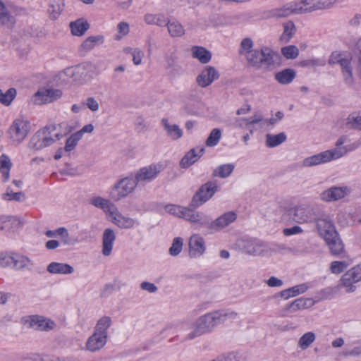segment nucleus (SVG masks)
<instances>
[{"instance_id":"nucleus-14","label":"nucleus","mask_w":361,"mask_h":361,"mask_svg":"<svg viewBox=\"0 0 361 361\" xmlns=\"http://www.w3.org/2000/svg\"><path fill=\"white\" fill-rule=\"evenodd\" d=\"M62 96V92L58 89L47 88L38 90L34 95V103L41 105L53 102Z\"/></svg>"},{"instance_id":"nucleus-18","label":"nucleus","mask_w":361,"mask_h":361,"mask_svg":"<svg viewBox=\"0 0 361 361\" xmlns=\"http://www.w3.org/2000/svg\"><path fill=\"white\" fill-rule=\"evenodd\" d=\"M293 14H303L300 1L288 3L271 11L272 16L276 18H286Z\"/></svg>"},{"instance_id":"nucleus-39","label":"nucleus","mask_w":361,"mask_h":361,"mask_svg":"<svg viewBox=\"0 0 361 361\" xmlns=\"http://www.w3.org/2000/svg\"><path fill=\"white\" fill-rule=\"evenodd\" d=\"M300 4L303 13L324 9L322 0H301Z\"/></svg>"},{"instance_id":"nucleus-20","label":"nucleus","mask_w":361,"mask_h":361,"mask_svg":"<svg viewBox=\"0 0 361 361\" xmlns=\"http://www.w3.org/2000/svg\"><path fill=\"white\" fill-rule=\"evenodd\" d=\"M314 304L312 298H299L287 305L284 309L285 316H291L298 311L303 310L312 307Z\"/></svg>"},{"instance_id":"nucleus-15","label":"nucleus","mask_w":361,"mask_h":361,"mask_svg":"<svg viewBox=\"0 0 361 361\" xmlns=\"http://www.w3.org/2000/svg\"><path fill=\"white\" fill-rule=\"evenodd\" d=\"M219 71L213 66H205L196 78L197 84L202 88L209 86L214 81L219 79Z\"/></svg>"},{"instance_id":"nucleus-50","label":"nucleus","mask_w":361,"mask_h":361,"mask_svg":"<svg viewBox=\"0 0 361 361\" xmlns=\"http://www.w3.org/2000/svg\"><path fill=\"white\" fill-rule=\"evenodd\" d=\"M234 169V166L232 164H223L218 166L213 172L214 176L221 178H227L229 176Z\"/></svg>"},{"instance_id":"nucleus-23","label":"nucleus","mask_w":361,"mask_h":361,"mask_svg":"<svg viewBox=\"0 0 361 361\" xmlns=\"http://www.w3.org/2000/svg\"><path fill=\"white\" fill-rule=\"evenodd\" d=\"M237 214L234 212H228L218 217L214 221L210 219L209 228L212 230H220L235 221Z\"/></svg>"},{"instance_id":"nucleus-47","label":"nucleus","mask_w":361,"mask_h":361,"mask_svg":"<svg viewBox=\"0 0 361 361\" xmlns=\"http://www.w3.org/2000/svg\"><path fill=\"white\" fill-rule=\"evenodd\" d=\"M63 4L62 0H50L48 12L51 18H56L63 10Z\"/></svg>"},{"instance_id":"nucleus-7","label":"nucleus","mask_w":361,"mask_h":361,"mask_svg":"<svg viewBox=\"0 0 361 361\" xmlns=\"http://www.w3.org/2000/svg\"><path fill=\"white\" fill-rule=\"evenodd\" d=\"M219 186L215 181H208L202 185L193 195L190 206L198 208L208 200L218 191Z\"/></svg>"},{"instance_id":"nucleus-5","label":"nucleus","mask_w":361,"mask_h":361,"mask_svg":"<svg viewBox=\"0 0 361 361\" xmlns=\"http://www.w3.org/2000/svg\"><path fill=\"white\" fill-rule=\"evenodd\" d=\"M61 137V134L56 131L54 126H48L37 130L32 135L29 142V147L35 150H41L52 145Z\"/></svg>"},{"instance_id":"nucleus-35","label":"nucleus","mask_w":361,"mask_h":361,"mask_svg":"<svg viewBox=\"0 0 361 361\" xmlns=\"http://www.w3.org/2000/svg\"><path fill=\"white\" fill-rule=\"evenodd\" d=\"M191 51L192 57L198 59L202 63H207L211 60V53L202 47H193Z\"/></svg>"},{"instance_id":"nucleus-51","label":"nucleus","mask_w":361,"mask_h":361,"mask_svg":"<svg viewBox=\"0 0 361 361\" xmlns=\"http://www.w3.org/2000/svg\"><path fill=\"white\" fill-rule=\"evenodd\" d=\"M166 68L172 75H179L183 73L181 66L178 63L176 57L170 56L166 60Z\"/></svg>"},{"instance_id":"nucleus-52","label":"nucleus","mask_w":361,"mask_h":361,"mask_svg":"<svg viewBox=\"0 0 361 361\" xmlns=\"http://www.w3.org/2000/svg\"><path fill=\"white\" fill-rule=\"evenodd\" d=\"M16 95V90L14 88H10L5 92L0 90V103L5 106H8L14 99Z\"/></svg>"},{"instance_id":"nucleus-26","label":"nucleus","mask_w":361,"mask_h":361,"mask_svg":"<svg viewBox=\"0 0 361 361\" xmlns=\"http://www.w3.org/2000/svg\"><path fill=\"white\" fill-rule=\"evenodd\" d=\"M107 338L95 332L90 336L86 342L85 348L90 352H96L102 349L106 343Z\"/></svg>"},{"instance_id":"nucleus-56","label":"nucleus","mask_w":361,"mask_h":361,"mask_svg":"<svg viewBox=\"0 0 361 361\" xmlns=\"http://www.w3.org/2000/svg\"><path fill=\"white\" fill-rule=\"evenodd\" d=\"M221 137V132L219 128H214L207 139L206 140V145L208 147H214L219 142Z\"/></svg>"},{"instance_id":"nucleus-60","label":"nucleus","mask_w":361,"mask_h":361,"mask_svg":"<svg viewBox=\"0 0 361 361\" xmlns=\"http://www.w3.org/2000/svg\"><path fill=\"white\" fill-rule=\"evenodd\" d=\"M348 266L345 261H334L330 264V271L332 274H339Z\"/></svg>"},{"instance_id":"nucleus-42","label":"nucleus","mask_w":361,"mask_h":361,"mask_svg":"<svg viewBox=\"0 0 361 361\" xmlns=\"http://www.w3.org/2000/svg\"><path fill=\"white\" fill-rule=\"evenodd\" d=\"M283 32L281 36V40L287 43L293 37L296 32L295 24L293 21H287L283 24Z\"/></svg>"},{"instance_id":"nucleus-34","label":"nucleus","mask_w":361,"mask_h":361,"mask_svg":"<svg viewBox=\"0 0 361 361\" xmlns=\"http://www.w3.org/2000/svg\"><path fill=\"white\" fill-rule=\"evenodd\" d=\"M103 42V37L100 35L87 37L80 45V51L85 54L91 51L97 44Z\"/></svg>"},{"instance_id":"nucleus-22","label":"nucleus","mask_w":361,"mask_h":361,"mask_svg":"<svg viewBox=\"0 0 361 361\" xmlns=\"http://www.w3.org/2000/svg\"><path fill=\"white\" fill-rule=\"evenodd\" d=\"M206 247L203 238L195 234L190 238L189 255L191 257H199L205 252Z\"/></svg>"},{"instance_id":"nucleus-40","label":"nucleus","mask_w":361,"mask_h":361,"mask_svg":"<svg viewBox=\"0 0 361 361\" xmlns=\"http://www.w3.org/2000/svg\"><path fill=\"white\" fill-rule=\"evenodd\" d=\"M12 163L9 157L5 154L0 156V173L3 176V181L6 182L9 179L10 170Z\"/></svg>"},{"instance_id":"nucleus-2","label":"nucleus","mask_w":361,"mask_h":361,"mask_svg":"<svg viewBox=\"0 0 361 361\" xmlns=\"http://www.w3.org/2000/svg\"><path fill=\"white\" fill-rule=\"evenodd\" d=\"M252 41L249 38L243 39L240 53L244 55L247 61L253 66L274 68L279 64L280 56L271 48L264 47L261 49H252Z\"/></svg>"},{"instance_id":"nucleus-10","label":"nucleus","mask_w":361,"mask_h":361,"mask_svg":"<svg viewBox=\"0 0 361 361\" xmlns=\"http://www.w3.org/2000/svg\"><path fill=\"white\" fill-rule=\"evenodd\" d=\"M163 170L164 167L162 164H152L140 168L136 171L134 177L138 185H144L156 179Z\"/></svg>"},{"instance_id":"nucleus-8","label":"nucleus","mask_w":361,"mask_h":361,"mask_svg":"<svg viewBox=\"0 0 361 361\" xmlns=\"http://www.w3.org/2000/svg\"><path fill=\"white\" fill-rule=\"evenodd\" d=\"M30 127L27 120L22 118L15 119L8 130L10 139L13 142L20 144L27 136Z\"/></svg>"},{"instance_id":"nucleus-45","label":"nucleus","mask_w":361,"mask_h":361,"mask_svg":"<svg viewBox=\"0 0 361 361\" xmlns=\"http://www.w3.org/2000/svg\"><path fill=\"white\" fill-rule=\"evenodd\" d=\"M1 199L5 201L23 202L25 195L23 192H13L11 187H8L6 191L1 194Z\"/></svg>"},{"instance_id":"nucleus-19","label":"nucleus","mask_w":361,"mask_h":361,"mask_svg":"<svg viewBox=\"0 0 361 361\" xmlns=\"http://www.w3.org/2000/svg\"><path fill=\"white\" fill-rule=\"evenodd\" d=\"M23 226V222L16 216H0V230L10 235L16 233Z\"/></svg>"},{"instance_id":"nucleus-1","label":"nucleus","mask_w":361,"mask_h":361,"mask_svg":"<svg viewBox=\"0 0 361 361\" xmlns=\"http://www.w3.org/2000/svg\"><path fill=\"white\" fill-rule=\"evenodd\" d=\"M238 318V314L234 311L217 310L207 313L198 317L190 326V332L187 338L192 340L207 333L211 332L216 326L227 321H233Z\"/></svg>"},{"instance_id":"nucleus-44","label":"nucleus","mask_w":361,"mask_h":361,"mask_svg":"<svg viewBox=\"0 0 361 361\" xmlns=\"http://www.w3.org/2000/svg\"><path fill=\"white\" fill-rule=\"evenodd\" d=\"M167 27L169 33L173 37H179L185 34L183 25L177 20L168 21Z\"/></svg>"},{"instance_id":"nucleus-38","label":"nucleus","mask_w":361,"mask_h":361,"mask_svg":"<svg viewBox=\"0 0 361 361\" xmlns=\"http://www.w3.org/2000/svg\"><path fill=\"white\" fill-rule=\"evenodd\" d=\"M70 27L73 35L81 36L88 30L89 24L83 19H78L74 22H71Z\"/></svg>"},{"instance_id":"nucleus-6","label":"nucleus","mask_w":361,"mask_h":361,"mask_svg":"<svg viewBox=\"0 0 361 361\" xmlns=\"http://www.w3.org/2000/svg\"><path fill=\"white\" fill-rule=\"evenodd\" d=\"M352 61L353 56L348 51H334L329 59V64L340 66L345 82L348 85H352L354 80Z\"/></svg>"},{"instance_id":"nucleus-30","label":"nucleus","mask_w":361,"mask_h":361,"mask_svg":"<svg viewBox=\"0 0 361 361\" xmlns=\"http://www.w3.org/2000/svg\"><path fill=\"white\" fill-rule=\"evenodd\" d=\"M12 264L17 270H31L33 262L27 256L13 253Z\"/></svg>"},{"instance_id":"nucleus-48","label":"nucleus","mask_w":361,"mask_h":361,"mask_svg":"<svg viewBox=\"0 0 361 361\" xmlns=\"http://www.w3.org/2000/svg\"><path fill=\"white\" fill-rule=\"evenodd\" d=\"M316 339L315 334L309 331L304 334L299 339L298 345L302 350L308 348Z\"/></svg>"},{"instance_id":"nucleus-29","label":"nucleus","mask_w":361,"mask_h":361,"mask_svg":"<svg viewBox=\"0 0 361 361\" xmlns=\"http://www.w3.org/2000/svg\"><path fill=\"white\" fill-rule=\"evenodd\" d=\"M90 202L94 207L102 209L109 216L111 214V212H113L116 207L110 200L99 196L92 197Z\"/></svg>"},{"instance_id":"nucleus-57","label":"nucleus","mask_w":361,"mask_h":361,"mask_svg":"<svg viewBox=\"0 0 361 361\" xmlns=\"http://www.w3.org/2000/svg\"><path fill=\"white\" fill-rule=\"evenodd\" d=\"M200 103L195 100H190L185 104L183 110L188 115H196L198 113Z\"/></svg>"},{"instance_id":"nucleus-16","label":"nucleus","mask_w":361,"mask_h":361,"mask_svg":"<svg viewBox=\"0 0 361 361\" xmlns=\"http://www.w3.org/2000/svg\"><path fill=\"white\" fill-rule=\"evenodd\" d=\"M350 192V189L347 186H333L323 191L320 194V198L324 202H334L344 198L348 195Z\"/></svg>"},{"instance_id":"nucleus-9","label":"nucleus","mask_w":361,"mask_h":361,"mask_svg":"<svg viewBox=\"0 0 361 361\" xmlns=\"http://www.w3.org/2000/svg\"><path fill=\"white\" fill-rule=\"evenodd\" d=\"M139 185L135 177H126L119 180L111 192V197L115 201H119L132 193Z\"/></svg>"},{"instance_id":"nucleus-28","label":"nucleus","mask_w":361,"mask_h":361,"mask_svg":"<svg viewBox=\"0 0 361 361\" xmlns=\"http://www.w3.org/2000/svg\"><path fill=\"white\" fill-rule=\"evenodd\" d=\"M16 24V19L8 11L5 4L0 0V25L12 29Z\"/></svg>"},{"instance_id":"nucleus-53","label":"nucleus","mask_w":361,"mask_h":361,"mask_svg":"<svg viewBox=\"0 0 361 361\" xmlns=\"http://www.w3.org/2000/svg\"><path fill=\"white\" fill-rule=\"evenodd\" d=\"M166 212L174 215L179 218H184L185 212L187 209L185 207L169 204L164 207Z\"/></svg>"},{"instance_id":"nucleus-27","label":"nucleus","mask_w":361,"mask_h":361,"mask_svg":"<svg viewBox=\"0 0 361 361\" xmlns=\"http://www.w3.org/2000/svg\"><path fill=\"white\" fill-rule=\"evenodd\" d=\"M161 122L166 135L171 140H177L183 136V132L179 126L171 123L167 118H162Z\"/></svg>"},{"instance_id":"nucleus-46","label":"nucleus","mask_w":361,"mask_h":361,"mask_svg":"<svg viewBox=\"0 0 361 361\" xmlns=\"http://www.w3.org/2000/svg\"><path fill=\"white\" fill-rule=\"evenodd\" d=\"M286 140V135L283 133L277 135L267 134L266 135V145L269 147H276Z\"/></svg>"},{"instance_id":"nucleus-63","label":"nucleus","mask_w":361,"mask_h":361,"mask_svg":"<svg viewBox=\"0 0 361 361\" xmlns=\"http://www.w3.org/2000/svg\"><path fill=\"white\" fill-rule=\"evenodd\" d=\"M83 102L84 108L87 107L92 111H97L99 109L98 102L92 97H87Z\"/></svg>"},{"instance_id":"nucleus-24","label":"nucleus","mask_w":361,"mask_h":361,"mask_svg":"<svg viewBox=\"0 0 361 361\" xmlns=\"http://www.w3.org/2000/svg\"><path fill=\"white\" fill-rule=\"evenodd\" d=\"M116 233L111 228H106L102 234V253L104 256H109L114 247L116 240Z\"/></svg>"},{"instance_id":"nucleus-25","label":"nucleus","mask_w":361,"mask_h":361,"mask_svg":"<svg viewBox=\"0 0 361 361\" xmlns=\"http://www.w3.org/2000/svg\"><path fill=\"white\" fill-rule=\"evenodd\" d=\"M204 148L197 147L190 149L182 158L180 161V166L183 169H187L195 164L204 154Z\"/></svg>"},{"instance_id":"nucleus-37","label":"nucleus","mask_w":361,"mask_h":361,"mask_svg":"<svg viewBox=\"0 0 361 361\" xmlns=\"http://www.w3.org/2000/svg\"><path fill=\"white\" fill-rule=\"evenodd\" d=\"M295 77V72L293 69L287 68L275 75V79L282 85L290 83Z\"/></svg>"},{"instance_id":"nucleus-33","label":"nucleus","mask_w":361,"mask_h":361,"mask_svg":"<svg viewBox=\"0 0 361 361\" xmlns=\"http://www.w3.org/2000/svg\"><path fill=\"white\" fill-rule=\"evenodd\" d=\"M308 288L309 286L307 283H301L282 290L281 292V295L282 298L287 300L290 298L295 297L298 295L304 293L308 290Z\"/></svg>"},{"instance_id":"nucleus-58","label":"nucleus","mask_w":361,"mask_h":361,"mask_svg":"<svg viewBox=\"0 0 361 361\" xmlns=\"http://www.w3.org/2000/svg\"><path fill=\"white\" fill-rule=\"evenodd\" d=\"M282 54L288 59H295L299 54V49L296 46L289 45L281 49Z\"/></svg>"},{"instance_id":"nucleus-4","label":"nucleus","mask_w":361,"mask_h":361,"mask_svg":"<svg viewBox=\"0 0 361 361\" xmlns=\"http://www.w3.org/2000/svg\"><path fill=\"white\" fill-rule=\"evenodd\" d=\"M361 146V140H357L352 143L345 145L343 148L331 149L320 153L308 157L303 159L302 165L304 167H312L319 164L330 162L338 159L348 152H353Z\"/></svg>"},{"instance_id":"nucleus-36","label":"nucleus","mask_w":361,"mask_h":361,"mask_svg":"<svg viewBox=\"0 0 361 361\" xmlns=\"http://www.w3.org/2000/svg\"><path fill=\"white\" fill-rule=\"evenodd\" d=\"M31 324L36 326L37 329L42 331L52 329L55 326V323L42 317H35L32 319Z\"/></svg>"},{"instance_id":"nucleus-31","label":"nucleus","mask_w":361,"mask_h":361,"mask_svg":"<svg viewBox=\"0 0 361 361\" xmlns=\"http://www.w3.org/2000/svg\"><path fill=\"white\" fill-rule=\"evenodd\" d=\"M47 270L48 272L53 274H71L73 273L74 269L72 266L66 263L51 262L50 263Z\"/></svg>"},{"instance_id":"nucleus-62","label":"nucleus","mask_w":361,"mask_h":361,"mask_svg":"<svg viewBox=\"0 0 361 361\" xmlns=\"http://www.w3.org/2000/svg\"><path fill=\"white\" fill-rule=\"evenodd\" d=\"M13 252H0V267H7L12 265Z\"/></svg>"},{"instance_id":"nucleus-32","label":"nucleus","mask_w":361,"mask_h":361,"mask_svg":"<svg viewBox=\"0 0 361 361\" xmlns=\"http://www.w3.org/2000/svg\"><path fill=\"white\" fill-rule=\"evenodd\" d=\"M94 69V65L90 62H85L75 66V80L92 76Z\"/></svg>"},{"instance_id":"nucleus-41","label":"nucleus","mask_w":361,"mask_h":361,"mask_svg":"<svg viewBox=\"0 0 361 361\" xmlns=\"http://www.w3.org/2000/svg\"><path fill=\"white\" fill-rule=\"evenodd\" d=\"M123 52L132 56V60L134 65L138 66L142 63L145 53L141 49L127 47L123 49Z\"/></svg>"},{"instance_id":"nucleus-54","label":"nucleus","mask_w":361,"mask_h":361,"mask_svg":"<svg viewBox=\"0 0 361 361\" xmlns=\"http://www.w3.org/2000/svg\"><path fill=\"white\" fill-rule=\"evenodd\" d=\"M117 33L114 37L116 40H121L130 32V25L125 21L120 22L116 26Z\"/></svg>"},{"instance_id":"nucleus-3","label":"nucleus","mask_w":361,"mask_h":361,"mask_svg":"<svg viewBox=\"0 0 361 361\" xmlns=\"http://www.w3.org/2000/svg\"><path fill=\"white\" fill-rule=\"evenodd\" d=\"M314 222L319 235L325 241L331 255H341L344 252V245L330 216L321 214Z\"/></svg>"},{"instance_id":"nucleus-55","label":"nucleus","mask_w":361,"mask_h":361,"mask_svg":"<svg viewBox=\"0 0 361 361\" xmlns=\"http://www.w3.org/2000/svg\"><path fill=\"white\" fill-rule=\"evenodd\" d=\"M45 235L48 238H55L56 236H61L63 239L64 244H67V239L69 237L67 229L64 227H61L54 231H47L45 232Z\"/></svg>"},{"instance_id":"nucleus-59","label":"nucleus","mask_w":361,"mask_h":361,"mask_svg":"<svg viewBox=\"0 0 361 361\" xmlns=\"http://www.w3.org/2000/svg\"><path fill=\"white\" fill-rule=\"evenodd\" d=\"M183 244V239L181 238H175L171 247L169 248V254L172 256H177L182 250Z\"/></svg>"},{"instance_id":"nucleus-49","label":"nucleus","mask_w":361,"mask_h":361,"mask_svg":"<svg viewBox=\"0 0 361 361\" xmlns=\"http://www.w3.org/2000/svg\"><path fill=\"white\" fill-rule=\"evenodd\" d=\"M345 126L349 129L361 130V114L356 113L350 114L346 118Z\"/></svg>"},{"instance_id":"nucleus-11","label":"nucleus","mask_w":361,"mask_h":361,"mask_svg":"<svg viewBox=\"0 0 361 361\" xmlns=\"http://www.w3.org/2000/svg\"><path fill=\"white\" fill-rule=\"evenodd\" d=\"M241 246L245 253L252 256H264L271 251L268 243L257 238L244 240Z\"/></svg>"},{"instance_id":"nucleus-12","label":"nucleus","mask_w":361,"mask_h":361,"mask_svg":"<svg viewBox=\"0 0 361 361\" xmlns=\"http://www.w3.org/2000/svg\"><path fill=\"white\" fill-rule=\"evenodd\" d=\"M361 281V263L347 271L340 280L339 286L345 288L346 292L352 293L356 289L355 283Z\"/></svg>"},{"instance_id":"nucleus-13","label":"nucleus","mask_w":361,"mask_h":361,"mask_svg":"<svg viewBox=\"0 0 361 361\" xmlns=\"http://www.w3.org/2000/svg\"><path fill=\"white\" fill-rule=\"evenodd\" d=\"M317 216L316 210L309 206H297L293 209V219L298 224H308L314 221Z\"/></svg>"},{"instance_id":"nucleus-64","label":"nucleus","mask_w":361,"mask_h":361,"mask_svg":"<svg viewBox=\"0 0 361 361\" xmlns=\"http://www.w3.org/2000/svg\"><path fill=\"white\" fill-rule=\"evenodd\" d=\"M75 67H68L64 69L62 72L60 73L59 75L61 79L64 81L67 80L68 78H73V80H75Z\"/></svg>"},{"instance_id":"nucleus-61","label":"nucleus","mask_w":361,"mask_h":361,"mask_svg":"<svg viewBox=\"0 0 361 361\" xmlns=\"http://www.w3.org/2000/svg\"><path fill=\"white\" fill-rule=\"evenodd\" d=\"M80 140V134L76 133L72 134L66 140L65 150L66 152L73 150Z\"/></svg>"},{"instance_id":"nucleus-43","label":"nucleus","mask_w":361,"mask_h":361,"mask_svg":"<svg viewBox=\"0 0 361 361\" xmlns=\"http://www.w3.org/2000/svg\"><path fill=\"white\" fill-rule=\"evenodd\" d=\"M111 324V319L109 317H102L97 323L94 332L105 336L107 338V329Z\"/></svg>"},{"instance_id":"nucleus-21","label":"nucleus","mask_w":361,"mask_h":361,"mask_svg":"<svg viewBox=\"0 0 361 361\" xmlns=\"http://www.w3.org/2000/svg\"><path fill=\"white\" fill-rule=\"evenodd\" d=\"M192 209V207H187L185 212L183 219L188 221L191 223L196 224L200 226H207L209 228V216L202 212H195Z\"/></svg>"},{"instance_id":"nucleus-17","label":"nucleus","mask_w":361,"mask_h":361,"mask_svg":"<svg viewBox=\"0 0 361 361\" xmlns=\"http://www.w3.org/2000/svg\"><path fill=\"white\" fill-rule=\"evenodd\" d=\"M109 217L112 223L121 229L133 228L140 224L137 219L122 214L117 207L115 208L113 212H111Z\"/></svg>"}]
</instances>
